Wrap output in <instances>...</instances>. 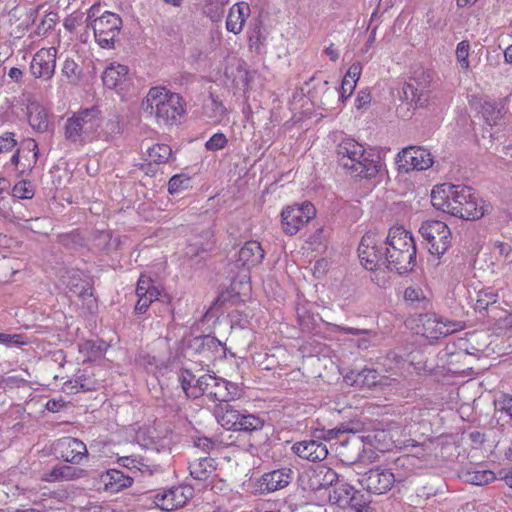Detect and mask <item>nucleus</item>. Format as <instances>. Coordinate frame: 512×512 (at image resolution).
I'll use <instances>...</instances> for the list:
<instances>
[{
  "instance_id": "nucleus-5",
  "label": "nucleus",
  "mask_w": 512,
  "mask_h": 512,
  "mask_svg": "<svg viewBox=\"0 0 512 512\" xmlns=\"http://www.w3.org/2000/svg\"><path fill=\"white\" fill-rule=\"evenodd\" d=\"M470 190V186L465 185L451 183L436 185L430 193L432 205L438 211L461 218L460 211L461 208L466 207V202L470 199Z\"/></svg>"
},
{
  "instance_id": "nucleus-41",
  "label": "nucleus",
  "mask_w": 512,
  "mask_h": 512,
  "mask_svg": "<svg viewBox=\"0 0 512 512\" xmlns=\"http://www.w3.org/2000/svg\"><path fill=\"white\" fill-rule=\"evenodd\" d=\"M242 411L226 404L221 414L217 416L218 422L227 430H236L237 424L240 423Z\"/></svg>"
},
{
  "instance_id": "nucleus-57",
  "label": "nucleus",
  "mask_w": 512,
  "mask_h": 512,
  "mask_svg": "<svg viewBox=\"0 0 512 512\" xmlns=\"http://www.w3.org/2000/svg\"><path fill=\"white\" fill-rule=\"evenodd\" d=\"M110 242L111 234L107 231H101L95 236L93 240V246L99 252H108L110 249Z\"/></svg>"
},
{
  "instance_id": "nucleus-50",
  "label": "nucleus",
  "mask_w": 512,
  "mask_h": 512,
  "mask_svg": "<svg viewBox=\"0 0 512 512\" xmlns=\"http://www.w3.org/2000/svg\"><path fill=\"white\" fill-rule=\"evenodd\" d=\"M405 365V362L399 358L398 355L395 353H390L387 355L383 362V367L387 373H390L391 375H399L401 374V370L403 366Z\"/></svg>"
},
{
  "instance_id": "nucleus-43",
  "label": "nucleus",
  "mask_w": 512,
  "mask_h": 512,
  "mask_svg": "<svg viewBox=\"0 0 512 512\" xmlns=\"http://www.w3.org/2000/svg\"><path fill=\"white\" fill-rule=\"evenodd\" d=\"M178 381L187 397L192 399L199 398V396H194V389L198 390L199 388L198 378L190 370L182 369L178 374Z\"/></svg>"
},
{
  "instance_id": "nucleus-11",
  "label": "nucleus",
  "mask_w": 512,
  "mask_h": 512,
  "mask_svg": "<svg viewBox=\"0 0 512 512\" xmlns=\"http://www.w3.org/2000/svg\"><path fill=\"white\" fill-rule=\"evenodd\" d=\"M315 216L316 209L309 201L287 206L281 212L282 229L287 235H295Z\"/></svg>"
},
{
  "instance_id": "nucleus-13",
  "label": "nucleus",
  "mask_w": 512,
  "mask_h": 512,
  "mask_svg": "<svg viewBox=\"0 0 512 512\" xmlns=\"http://www.w3.org/2000/svg\"><path fill=\"white\" fill-rule=\"evenodd\" d=\"M193 495V487L182 484L156 492L153 501L161 510L174 511L186 505Z\"/></svg>"
},
{
  "instance_id": "nucleus-59",
  "label": "nucleus",
  "mask_w": 512,
  "mask_h": 512,
  "mask_svg": "<svg viewBox=\"0 0 512 512\" xmlns=\"http://www.w3.org/2000/svg\"><path fill=\"white\" fill-rule=\"evenodd\" d=\"M225 8L203 3V13L213 22H219L224 15Z\"/></svg>"
},
{
  "instance_id": "nucleus-6",
  "label": "nucleus",
  "mask_w": 512,
  "mask_h": 512,
  "mask_svg": "<svg viewBox=\"0 0 512 512\" xmlns=\"http://www.w3.org/2000/svg\"><path fill=\"white\" fill-rule=\"evenodd\" d=\"M135 292L138 297L134 307L136 314H144L152 303L159 302L163 305V310L160 313L173 315L174 309L171 305V297L157 286L150 276L140 275Z\"/></svg>"
},
{
  "instance_id": "nucleus-61",
  "label": "nucleus",
  "mask_w": 512,
  "mask_h": 512,
  "mask_svg": "<svg viewBox=\"0 0 512 512\" xmlns=\"http://www.w3.org/2000/svg\"><path fill=\"white\" fill-rule=\"evenodd\" d=\"M81 512H115V510L110 504L105 502H89L82 508Z\"/></svg>"
},
{
  "instance_id": "nucleus-31",
  "label": "nucleus",
  "mask_w": 512,
  "mask_h": 512,
  "mask_svg": "<svg viewBox=\"0 0 512 512\" xmlns=\"http://www.w3.org/2000/svg\"><path fill=\"white\" fill-rule=\"evenodd\" d=\"M250 15V7L247 3L240 2L234 4L229 11L226 20L228 32H241L246 18Z\"/></svg>"
},
{
  "instance_id": "nucleus-26",
  "label": "nucleus",
  "mask_w": 512,
  "mask_h": 512,
  "mask_svg": "<svg viewBox=\"0 0 512 512\" xmlns=\"http://www.w3.org/2000/svg\"><path fill=\"white\" fill-rule=\"evenodd\" d=\"M195 341L198 343V352L209 361L221 359L226 355L224 344L214 336L204 335Z\"/></svg>"
},
{
  "instance_id": "nucleus-9",
  "label": "nucleus",
  "mask_w": 512,
  "mask_h": 512,
  "mask_svg": "<svg viewBox=\"0 0 512 512\" xmlns=\"http://www.w3.org/2000/svg\"><path fill=\"white\" fill-rule=\"evenodd\" d=\"M419 233L430 253L438 258L451 246V229L441 220H426L420 225Z\"/></svg>"
},
{
  "instance_id": "nucleus-54",
  "label": "nucleus",
  "mask_w": 512,
  "mask_h": 512,
  "mask_svg": "<svg viewBox=\"0 0 512 512\" xmlns=\"http://www.w3.org/2000/svg\"><path fill=\"white\" fill-rule=\"evenodd\" d=\"M402 93L405 100L415 104L421 103L422 92L415 87L413 82H406L402 88Z\"/></svg>"
},
{
  "instance_id": "nucleus-58",
  "label": "nucleus",
  "mask_w": 512,
  "mask_h": 512,
  "mask_svg": "<svg viewBox=\"0 0 512 512\" xmlns=\"http://www.w3.org/2000/svg\"><path fill=\"white\" fill-rule=\"evenodd\" d=\"M27 343L28 341L21 334L0 333V344L5 346H22L26 345Z\"/></svg>"
},
{
  "instance_id": "nucleus-30",
  "label": "nucleus",
  "mask_w": 512,
  "mask_h": 512,
  "mask_svg": "<svg viewBox=\"0 0 512 512\" xmlns=\"http://www.w3.org/2000/svg\"><path fill=\"white\" fill-rule=\"evenodd\" d=\"M117 463L121 467H125L132 474L140 472L141 474L152 475L159 469V465H155L149 462L148 459L141 456H123L117 458Z\"/></svg>"
},
{
  "instance_id": "nucleus-33",
  "label": "nucleus",
  "mask_w": 512,
  "mask_h": 512,
  "mask_svg": "<svg viewBox=\"0 0 512 512\" xmlns=\"http://www.w3.org/2000/svg\"><path fill=\"white\" fill-rule=\"evenodd\" d=\"M336 162L338 174H351L352 170V139L344 138L336 147Z\"/></svg>"
},
{
  "instance_id": "nucleus-24",
  "label": "nucleus",
  "mask_w": 512,
  "mask_h": 512,
  "mask_svg": "<svg viewBox=\"0 0 512 512\" xmlns=\"http://www.w3.org/2000/svg\"><path fill=\"white\" fill-rule=\"evenodd\" d=\"M293 471L282 468L265 473L261 477V488L267 492H274L286 487L292 480Z\"/></svg>"
},
{
  "instance_id": "nucleus-7",
  "label": "nucleus",
  "mask_w": 512,
  "mask_h": 512,
  "mask_svg": "<svg viewBox=\"0 0 512 512\" xmlns=\"http://www.w3.org/2000/svg\"><path fill=\"white\" fill-rule=\"evenodd\" d=\"M199 388L194 389V396L207 397L212 402H230L239 397L240 389L236 383L212 374L198 377Z\"/></svg>"
},
{
  "instance_id": "nucleus-17",
  "label": "nucleus",
  "mask_w": 512,
  "mask_h": 512,
  "mask_svg": "<svg viewBox=\"0 0 512 512\" xmlns=\"http://www.w3.org/2000/svg\"><path fill=\"white\" fill-rule=\"evenodd\" d=\"M394 475L387 469L372 468L358 478L359 486L370 493L381 494L391 489Z\"/></svg>"
},
{
  "instance_id": "nucleus-48",
  "label": "nucleus",
  "mask_w": 512,
  "mask_h": 512,
  "mask_svg": "<svg viewBox=\"0 0 512 512\" xmlns=\"http://www.w3.org/2000/svg\"><path fill=\"white\" fill-rule=\"evenodd\" d=\"M376 339V334L371 330L354 329V343L357 344L359 349H368L371 344H374Z\"/></svg>"
},
{
  "instance_id": "nucleus-39",
  "label": "nucleus",
  "mask_w": 512,
  "mask_h": 512,
  "mask_svg": "<svg viewBox=\"0 0 512 512\" xmlns=\"http://www.w3.org/2000/svg\"><path fill=\"white\" fill-rule=\"evenodd\" d=\"M329 499L340 508L352 507V486L347 483L336 486Z\"/></svg>"
},
{
  "instance_id": "nucleus-21",
  "label": "nucleus",
  "mask_w": 512,
  "mask_h": 512,
  "mask_svg": "<svg viewBox=\"0 0 512 512\" xmlns=\"http://www.w3.org/2000/svg\"><path fill=\"white\" fill-rule=\"evenodd\" d=\"M392 381H395L391 376L380 375L378 371L373 368H364L354 378V387H359L360 390L368 389H384L391 386Z\"/></svg>"
},
{
  "instance_id": "nucleus-38",
  "label": "nucleus",
  "mask_w": 512,
  "mask_h": 512,
  "mask_svg": "<svg viewBox=\"0 0 512 512\" xmlns=\"http://www.w3.org/2000/svg\"><path fill=\"white\" fill-rule=\"evenodd\" d=\"M66 286L72 293L76 294L82 300H91L93 297L92 287L90 284L87 281L82 280L76 272L69 277V280L66 282Z\"/></svg>"
},
{
  "instance_id": "nucleus-19",
  "label": "nucleus",
  "mask_w": 512,
  "mask_h": 512,
  "mask_svg": "<svg viewBox=\"0 0 512 512\" xmlns=\"http://www.w3.org/2000/svg\"><path fill=\"white\" fill-rule=\"evenodd\" d=\"M56 54L55 47L42 48L37 51L30 63V71L36 78L49 80L53 77L56 67Z\"/></svg>"
},
{
  "instance_id": "nucleus-40",
  "label": "nucleus",
  "mask_w": 512,
  "mask_h": 512,
  "mask_svg": "<svg viewBox=\"0 0 512 512\" xmlns=\"http://www.w3.org/2000/svg\"><path fill=\"white\" fill-rule=\"evenodd\" d=\"M475 292V308L485 310L488 306L495 304L498 299V293L493 287H481Z\"/></svg>"
},
{
  "instance_id": "nucleus-4",
  "label": "nucleus",
  "mask_w": 512,
  "mask_h": 512,
  "mask_svg": "<svg viewBox=\"0 0 512 512\" xmlns=\"http://www.w3.org/2000/svg\"><path fill=\"white\" fill-rule=\"evenodd\" d=\"M350 423H341L339 426L325 430L316 429L309 438L296 442L292 446V451L300 458L311 461H323L328 456L327 445L323 441L336 439L340 434L351 433Z\"/></svg>"
},
{
  "instance_id": "nucleus-52",
  "label": "nucleus",
  "mask_w": 512,
  "mask_h": 512,
  "mask_svg": "<svg viewBox=\"0 0 512 512\" xmlns=\"http://www.w3.org/2000/svg\"><path fill=\"white\" fill-rule=\"evenodd\" d=\"M469 53L470 44L467 41L460 42L456 47V58L462 69L467 70L470 67L469 64Z\"/></svg>"
},
{
  "instance_id": "nucleus-8",
  "label": "nucleus",
  "mask_w": 512,
  "mask_h": 512,
  "mask_svg": "<svg viewBox=\"0 0 512 512\" xmlns=\"http://www.w3.org/2000/svg\"><path fill=\"white\" fill-rule=\"evenodd\" d=\"M98 107L85 108L72 117L68 118L65 123V138L73 143L82 142L85 136H90L100 126L101 117Z\"/></svg>"
},
{
  "instance_id": "nucleus-28",
  "label": "nucleus",
  "mask_w": 512,
  "mask_h": 512,
  "mask_svg": "<svg viewBox=\"0 0 512 512\" xmlns=\"http://www.w3.org/2000/svg\"><path fill=\"white\" fill-rule=\"evenodd\" d=\"M463 481L475 486H484L495 480L496 476L491 469L482 465L463 467L460 472Z\"/></svg>"
},
{
  "instance_id": "nucleus-45",
  "label": "nucleus",
  "mask_w": 512,
  "mask_h": 512,
  "mask_svg": "<svg viewBox=\"0 0 512 512\" xmlns=\"http://www.w3.org/2000/svg\"><path fill=\"white\" fill-rule=\"evenodd\" d=\"M148 156L156 164L166 163L172 157V149L167 144H155L148 148Z\"/></svg>"
},
{
  "instance_id": "nucleus-32",
  "label": "nucleus",
  "mask_w": 512,
  "mask_h": 512,
  "mask_svg": "<svg viewBox=\"0 0 512 512\" xmlns=\"http://www.w3.org/2000/svg\"><path fill=\"white\" fill-rule=\"evenodd\" d=\"M128 73L126 65L111 63L102 73L103 84L109 89H115L127 80Z\"/></svg>"
},
{
  "instance_id": "nucleus-60",
  "label": "nucleus",
  "mask_w": 512,
  "mask_h": 512,
  "mask_svg": "<svg viewBox=\"0 0 512 512\" xmlns=\"http://www.w3.org/2000/svg\"><path fill=\"white\" fill-rule=\"evenodd\" d=\"M16 144L17 142L14 139V133L5 132L0 137V154L11 151L16 146Z\"/></svg>"
},
{
  "instance_id": "nucleus-53",
  "label": "nucleus",
  "mask_w": 512,
  "mask_h": 512,
  "mask_svg": "<svg viewBox=\"0 0 512 512\" xmlns=\"http://www.w3.org/2000/svg\"><path fill=\"white\" fill-rule=\"evenodd\" d=\"M13 195L20 199H31L34 196V189L30 182L22 180L13 187Z\"/></svg>"
},
{
  "instance_id": "nucleus-20",
  "label": "nucleus",
  "mask_w": 512,
  "mask_h": 512,
  "mask_svg": "<svg viewBox=\"0 0 512 512\" xmlns=\"http://www.w3.org/2000/svg\"><path fill=\"white\" fill-rule=\"evenodd\" d=\"M512 264V246L509 242L496 240L490 247L489 265L494 273L505 271Z\"/></svg>"
},
{
  "instance_id": "nucleus-44",
  "label": "nucleus",
  "mask_w": 512,
  "mask_h": 512,
  "mask_svg": "<svg viewBox=\"0 0 512 512\" xmlns=\"http://www.w3.org/2000/svg\"><path fill=\"white\" fill-rule=\"evenodd\" d=\"M214 246L212 241L201 242L198 238L191 239L185 250V255L190 258L200 257L204 259V254H207Z\"/></svg>"
},
{
  "instance_id": "nucleus-22",
  "label": "nucleus",
  "mask_w": 512,
  "mask_h": 512,
  "mask_svg": "<svg viewBox=\"0 0 512 512\" xmlns=\"http://www.w3.org/2000/svg\"><path fill=\"white\" fill-rule=\"evenodd\" d=\"M23 149L27 150L28 153L32 152V161L28 160L26 156H22V158L27 161L25 163L24 161H21L20 157V149H17L14 154L10 157L9 162L5 164V166H12L13 169L18 172L20 175L24 174L27 170H32V168L37 163L38 157H39V149L38 144L34 139H27L23 143Z\"/></svg>"
},
{
  "instance_id": "nucleus-16",
  "label": "nucleus",
  "mask_w": 512,
  "mask_h": 512,
  "mask_svg": "<svg viewBox=\"0 0 512 512\" xmlns=\"http://www.w3.org/2000/svg\"><path fill=\"white\" fill-rule=\"evenodd\" d=\"M423 333L429 339L446 337L463 329V322L453 321L436 314H426L422 319Z\"/></svg>"
},
{
  "instance_id": "nucleus-37",
  "label": "nucleus",
  "mask_w": 512,
  "mask_h": 512,
  "mask_svg": "<svg viewBox=\"0 0 512 512\" xmlns=\"http://www.w3.org/2000/svg\"><path fill=\"white\" fill-rule=\"evenodd\" d=\"M406 303L414 308H426L430 304L429 298L419 286H408L403 292Z\"/></svg>"
},
{
  "instance_id": "nucleus-34",
  "label": "nucleus",
  "mask_w": 512,
  "mask_h": 512,
  "mask_svg": "<svg viewBox=\"0 0 512 512\" xmlns=\"http://www.w3.org/2000/svg\"><path fill=\"white\" fill-rule=\"evenodd\" d=\"M188 468L194 479L205 481L216 470V464L213 458L201 456L189 461Z\"/></svg>"
},
{
  "instance_id": "nucleus-64",
  "label": "nucleus",
  "mask_w": 512,
  "mask_h": 512,
  "mask_svg": "<svg viewBox=\"0 0 512 512\" xmlns=\"http://www.w3.org/2000/svg\"><path fill=\"white\" fill-rule=\"evenodd\" d=\"M370 102H371V94H370L369 90L368 89L360 90L357 95V99H356L358 110H362V109L366 110L367 107H369Z\"/></svg>"
},
{
  "instance_id": "nucleus-35",
  "label": "nucleus",
  "mask_w": 512,
  "mask_h": 512,
  "mask_svg": "<svg viewBox=\"0 0 512 512\" xmlns=\"http://www.w3.org/2000/svg\"><path fill=\"white\" fill-rule=\"evenodd\" d=\"M93 32H119L122 27L121 17L113 12L105 11L89 25Z\"/></svg>"
},
{
  "instance_id": "nucleus-3",
  "label": "nucleus",
  "mask_w": 512,
  "mask_h": 512,
  "mask_svg": "<svg viewBox=\"0 0 512 512\" xmlns=\"http://www.w3.org/2000/svg\"><path fill=\"white\" fill-rule=\"evenodd\" d=\"M142 108L145 112L154 113L157 121L165 125H173L184 113L180 95L164 87H152L142 102Z\"/></svg>"
},
{
  "instance_id": "nucleus-29",
  "label": "nucleus",
  "mask_w": 512,
  "mask_h": 512,
  "mask_svg": "<svg viewBox=\"0 0 512 512\" xmlns=\"http://www.w3.org/2000/svg\"><path fill=\"white\" fill-rule=\"evenodd\" d=\"M85 471L81 468L66 464L55 465L49 472L45 473L43 480L47 482L72 481L84 476Z\"/></svg>"
},
{
  "instance_id": "nucleus-2",
  "label": "nucleus",
  "mask_w": 512,
  "mask_h": 512,
  "mask_svg": "<svg viewBox=\"0 0 512 512\" xmlns=\"http://www.w3.org/2000/svg\"><path fill=\"white\" fill-rule=\"evenodd\" d=\"M383 165L379 149L354 144V190L359 196H366L372 191Z\"/></svg>"
},
{
  "instance_id": "nucleus-10",
  "label": "nucleus",
  "mask_w": 512,
  "mask_h": 512,
  "mask_svg": "<svg viewBox=\"0 0 512 512\" xmlns=\"http://www.w3.org/2000/svg\"><path fill=\"white\" fill-rule=\"evenodd\" d=\"M385 242L375 232H367L358 245V259L366 270H375L385 265Z\"/></svg>"
},
{
  "instance_id": "nucleus-51",
  "label": "nucleus",
  "mask_w": 512,
  "mask_h": 512,
  "mask_svg": "<svg viewBox=\"0 0 512 512\" xmlns=\"http://www.w3.org/2000/svg\"><path fill=\"white\" fill-rule=\"evenodd\" d=\"M227 143L228 139L225 134L222 132H217L206 141L205 148L208 151L215 152L225 148Z\"/></svg>"
},
{
  "instance_id": "nucleus-14",
  "label": "nucleus",
  "mask_w": 512,
  "mask_h": 512,
  "mask_svg": "<svg viewBox=\"0 0 512 512\" xmlns=\"http://www.w3.org/2000/svg\"><path fill=\"white\" fill-rule=\"evenodd\" d=\"M337 478V473L333 469L318 465L302 472L299 483L303 490L316 492L330 487Z\"/></svg>"
},
{
  "instance_id": "nucleus-25",
  "label": "nucleus",
  "mask_w": 512,
  "mask_h": 512,
  "mask_svg": "<svg viewBox=\"0 0 512 512\" xmlns=\"http://www.w3.org/2000/svg\"><path fill=\"white\" fill-rule=\"evenodd\" d=\"M490 208V203L471 188L470 199L466 202V207L461 208V218L466 220L480 219L490 212Z\"/></svg>"
},
{
  "instance_id": "nucleus-47",
  "label": "nucleus",
  "mask_w": 512,
  "mask_h": 512,
  "mask_svg": "<svg viewBox=\"0 0 512 512\" xmlns=\"http://www.w3.org/2000/svg\"><path fill=\"white\" fill-rule=\"evenodd\" d=\"M191 186V178L186 174L173 175L168 182V192L177 194Z\"/></svg>"
},
{
  "instance_id": "nucleus-49",
  "label": "nucleus",
  "mask_w": 512,
  "mask_h": 512,
  "mask_svg": "<svg viewBox=\"0 0 512 512\" xmlns=\"http://www.w3.org/2000/svg\"><path fill=\"white\" fill-rule=\"evenodd\" d=\"M62 73L67 77L69 83L77 84L81 76V68L73 59H66L63 63Z\"/></svg>"
},
{
  "instance_id": "nucleus-36",
  "label": "nucleus",
  "mask_w": 512,
  "mask_h": 512,
  "mask_svg": "<svg viewBox=\"0 0 512 512\" xmlns=\"http://www.w3.org/2000/svg\"><path fill=\"white\" fill-rule=\"evenodd\" d=\"M28 111V120L30 126L37 132H46L49 127V122L45 109L39 105H32L28 107Z\"/></svg>"
},
{
  "instance_id": "nucleus-42",
  "label": "nucleus",
  "mask_w": 512,
  "mask_h": 512,
  "mask_svg": "<svg viewBox=\"0 0 512 512\" xmlns=\"http://www.w3.org/2000/svg\"><path fill=\"white\" fill-rule=\"evenodd\" d=\"M240 423L237 424L235 431L254 432L264 427L265 421L257 415L242 412Z\"/></svg>"
},
{
  "instance_id": "nucleus-62",
  "label": "nucleus",
  "mask_w": 512,
  "mask_h": 512,
  "mask_svg": "<svg viewBox=\"0 0 512 512\" xmlns=\"http://www.w3.org/2000/svg\"><path fill=\"white\" fill-rule=\"evenodd\" d=\"M352 77V66L349 67L344 75V78L342 80L341 90H340V98L342 101L347 100L352 95V86L349 88L347 87L349 85L348 78Z\"/></svg>"
},
{
  "instance_id": "nucleus-1",
  "label": "nucleus",
  "mask_w": 512,
  "mask_h": 512,
  "mask_svg": "<svg viewBox=\"0 0 512 512\" xmlns=\"http://www.w3.org/2000/svg\"><path fill=\"white\" fill-rule=\"evenodd\" d=\"M416 245L411 231L403 226L390 228L385 242L386 269L406 273L416 264Z\"/></svg>"
},
{
  "instance_id": "nucleus-56",
  "label": "nucleus",
  "mask_w": 512,
  "mask_h": 512,
  "mask_svg": "<svg viewBox=\"0 0 512 512\" xmlns=\"http://www.w3.org/2000/svg\"><path fill=\"white\" fill-rule=\"evenodd\" d=\"M482 115H484L485 121L488 124L493 125L501 116V111L497 109L495 104L491 102H485L484 106H482Z\"/></svg>"
},
{
  "instance_id": "nucleus-18",
  "label": "nucleus",
  "mask_w": 512,
  "mask_h": 512,
  "mask_svg": "<svg viewBox=\"0 0 512 512\" xmlns=\"http://www.w3.org/2000/svg\"><path fill=\"white\" fill-rule=\"evenodd\" d=\"M95 370V367L91 366L78 369L71 379L64 382L62 390L67 394L97 390L100 387V380Z\"/></svg>"
},
{
  "instance_id": "nucleus-63",
  "label": "nucleus",
  "mask_w": 512,
  "mask_h": 512,
  "mask_svg": "<svg viewBox=\"0 0 512 512\" xmlns=\"http://www.w3.org/2000/svg\"><path fill=\"white\" fill-rule=\"evenodd\" d=\"M121 125L120 119L118 115H115L113 119L108 120L105 125V133L110 137H114L116 135L121 134Z\"/></svg>"
},
{
  "instance_id": "nucleus-27",
  "label": "nucleus",
  "mask_w": 512,
  "mask_h": 512,
  "mask_svg": "<svg viewBox=\"0 0 512 512\" xmlns=\"http://www.w3.org/2000/svg\"><path fill=\"white\" fill-rule=\"evenodd\" d=\"M264 258V250L258 241L250 240L240 248L238 252V263L241 266L251 268L259 265Z\"/></svg>"
},
{
  "instance_id": "nucleus-15",
  "label": "nucleus",
  "mask_w": 512,
  "mask_h": 512,
  "mask_svg": "<svg viewBox=\"0 0 512 512\" xmlns=\"http://www.w3.org/2000/svg\"><path fill=\"white\" fill-rule=\"evenodd\" d=\"M53 453L58 459L79 465L88 457L86 444L74 437H62L53 444Z\"/></svg>"
},
{
  "instance_id": "nucleus-46",
  "label": "nucleus",
  "mask_w": 512,
  "mask_h": 512,
  "mask_svg": "<svg viewBox=\"0 0 512 512\" xmlns=\"http://www.w3.org/2000/svg\"><path fill=\"white\" fill-rule=\"evenodd\" d=\"M298 324L303 332L311 333L314 331L318 315L311 314L305 307L297 308Z\"/></svg>"
},
{
  "instance_id": "nucleus-55",
  "label": "nucleus",
  "mask_w": 512,
  "mask_h": 512,
  "mask_svg": "<svg viewBox=\"0 0 512 512\" xmlns=\"http://www.w3.org/2000/svg\"><path fill=\"white\" fill-rule=\"evenodd\" d=\"M384 267L386 266L378 265L375 270H370L372 272L371 281L378 287H386L390 283V276Z\"/></svg>"
},
{
  "instance_id": "nucleus-23",
  "label": "nucleus",
  "mask_w": 512,
  "mask_h": 512,
  "mask_svg": "<svg viewBox=\"0 0 512 512\" xmlns=\"http://www.w3.org/2000/svg\"><path fill=\"white\" fill-rule=\"evenodd\" d=\"M100 481L104 485V490L108 493H118L133 484V477L125 475L117 469H109L100 476Z\"/></svg>"
},
{
  "instance_id": "nucleus-12",
  "label": "nucleus",
  "mask_w": 512,
  "mask_h": 512,
  "mask_svg": "<svg viewBox=\"0 0 512 512\" xmlns=\"http://www.w3.org/2000/svg\"><path fill=\"white\" fill-rule=\"evenodd\" d=\"M433 155L427 148L421 146H410L399 151L396 163L400 170H427L433 164Z\"/></svg>"
}]
</instances>
